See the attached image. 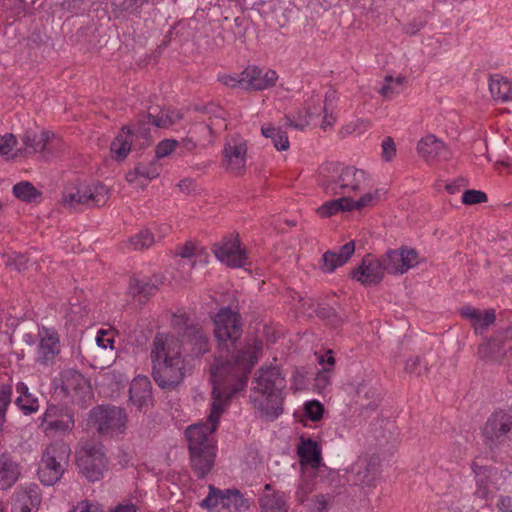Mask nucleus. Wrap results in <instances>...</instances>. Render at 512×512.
Listing matches in <instances>:
<instances>
[{"instance_id": "4d7b16f0", "label": "nucleus", "mask_w": 512, "mask_h": 512, "mask_svg": "<svg viewBox=\"0 0 512 512\" xmlns=\"http://www.w3.org/2000/svg\"><path fill=\"white\" fill-rule=\"evenodd\" d=\"M487 201V195L478 190H466L462 195V202L466 205H474Z\"/></svg>"}, {"instance_id": "9b49d317", "label": "nucleus", "mask_w": 512, "mask_h": 512, "mask_svg": "<svg viewBox=\"0 0 512 512\" xmlns=\"http://www.w3.org/2000/svg\"><path fill=\"white\" fill-rule=\"evenodd\" d=\"M38 345L35 360L43 366L52 365L61 351L58 332L54 328L41 326L38 328Z\"/></svg>"}, {"instance_id": "ddd939ff", "label": "nucleus", "mask_w": 512, "mask_h": 512, "mask_svg": "<svg viewBox=\"0 0 512 512\" xmlns=\"http://www.w3.org/2000/svg\"><path fill=\"white\" fill-rule=\"evenodd\" d=\"M247 162V145L240 137L227 140L223 149V165L232 174L244 173Z\"/></svg>"}, {"instance_id": "6ab92c4d", "label": "nucleus", "mask_w": 512, "mask_h": 512, "mask_svg": "<svg viewBox=\"0 0 512 512\" xmlns=\"http://www.w3.org/2000/svg\"><path fill=\"white\" fill-rule=\"evenodd\" d=\"M512 350L506 338V329L498 331L491 339L478 348L479 356L485 361H500Z\"/></svg>"}, {"instance_id": "8fccbe9b", "label": "nucleus", "mask_w": 512, "mask_h": 512, "mask_svg": "<svg viewBox=\"0 0 512 512\" xmlns=\"http://www.w3.org/2000/svg\"><path fill=\"white\" fill-rule=\"evenodd\" d=\"M198 131L199 132L209 133L210 132V127L208 125H205V124H198V125H196L194 127L193 130H190V132H189L190 136H187L181 142L182 147L186 151L191 152V151H193L197 147V140L195 139L194 135Z\"/></svg>"}, {"instance_id": "79ce46f5", "label": "nucleus", "mask_w": 512, "mask_h": 512, "mask_svg": "<svg viewBox=\"0 0 512 512\" xmlns=\"http://www.w3.org/2000/svg\"><path fill=\"white\" fill-rule=\"evenodd\" d=\"M187 336L190 339L192 352L195 356H201L209 350L208 337L201 330H193Z\"/></svg>"}, {"instance_id": "393cba45", "label": "nucleus", "mask_w": 512, "mask_h": 512, "mask_svg": "<svg viewBox=\"0 0 512 512\" xmlns=\"http://www.w3.org/2000/svg\"><path fill=\"white\" fill-rule=\"evenodd\" d=\"M460 314L468 320L476 334H482L496 319L495 310H479L472 306H464L460 309Z\"/></svg>"}, {"instance_id": "a19ab883", "label": "nucleus", "mask_w": 512, "mask_h": 512, "mask_svg": "<svg viewBox=\"0 0 512 512\" xmlns=\"http://www.w3.org/2000/svg\"><path fill=\"white\" fill-rule=\"evenodd\" d=\"M154 235L148 229L141 230L136 235L132 236L127 245L131 250H143L151 247L154 244Z\"/></svg>"}, {"instance_id": "a211bd4d", "label": "nucleus", "mask_w": 512, "mask_h": 512, "mask_svg": "<svg viewBox=\"0 0 512 512\" xmlns=\"http://www.w3.org/2000/svg\"><path fill=\"white\" fill-rule=\"evenodd\" d=\"M245 90L261 91L273 87L278 74L271 69H261L257 66H249L243 70Z\"/></svg>"}, {"instance_id": "412c9836", "label": "nucleus", "mask_w": 512, "mask_h": 512, "mask_svg": "<svg viewBox=\"0 0 512 512\" xmlns=\"http://www.w3.org/2000/svg\"><path fill=\"white\" fill-rule=\"evenodd\" d=\"M40 502L39 488L36 484L20 486L13 494L12 512H32Z\"/></svg>"}, {"instance_id": "20e7f679", "label": "nucleus", "mask_w": 512, "mask_h": 512, "mask_svg": "<svg viewBox=\"0 0 512 512\" xmlns=\"http://www.w3.org/2000/svg\"><path fill=\"white\" fill-rule=\"evenodd\" d=\"M284 386L285 380L278 367L263 366L258 370L249 398L260 417L273 421L281 415Z\"/></svg>"}, {"instance_id": "423d86ee", "label": "nucleus", "mask_w": 512, "mask_h": 512, "mask_svg": "<svg viewBox=\"0 0 512 512\" xmlns=\"http://www.w3.org/2000/svg\"><path fill=\"white\" fill-rule=\"evenodd\" d=\"M151 128L144 121L133 128L123 127L111 143V153L117 160H124L132 149H143L151 144Z\"/></svg>"}, {"instance_id": "f8f14e48", "label": "nucleus", "mask_w": 512, "mask_h": 512, "mask_svg": "<svg viewBox=\"0 0 512 512\" xmlns=\"http://www.w3.org/2000/svg\"><path fill=\"white\" fill-rule=\"evenodd\" d=\"M75 426L74 415L66 407L49 405L41 417V427L44 432L66 433Z\"/></svg>"}, {"instance_id": "f704fd0d", "label": "nucleus", "mask_w": 512, "mask_h": 512, "mask_svg": "<svg viewBox=\"0 0 512 512\" xmlns=\"http://www.w3.org/2000/svg\"><path fill=\"white\" fill-rule=\"evenodd\" d=\"M261 133L265 138L271 139L273 146L278 151H285L289 148V139L287 133L279 127L271 124H264L261 127Z\"/></svg>"}, {"instance_id": "58836bf2", "label": "nucleus", "mask_w": 512, "mask_h": 512, "mask_svg": "<svg viewBox=\"0 0 512 512\" xmlns=\"http://www.w3.org/2000/svg\"><path fill=\"white\" fill-rule=\"evenodd\" d=\"M129 291L133 296L149 297L157 291V286L149 278H133L130 281Z\"/></svg>"}, {"instance_id": "864d4df0", "label": "nucleus", "mask_w": 512, "mask_h": 512, "mask_svg": "<svg viewBox=\"0 0 512 512\" xmlns=\"http://www.w3.org/2000/svg\"><path fill=\"white\" fill-rule=\"evenodd\" d=\"M17 145V138L12 133L0 134V155L9 156Z\"/></svg>"}, {"instance_id": "bb28decb", "label": "nucleus", "mask_w": 512, "mask_h": 512, "mask_svg": "<svg viewBox=\"0 0 512 512\" xmlns=\"http://www.w3.org/2000/svg\"><path fill=\"white\" fill-rule=\"evenodd\" d=\"M355 251L354 241H350L340 247L338 252L327 251L322 256L321 269L326 273H332L338 267L343 266Z\"/></svg>"}, {"instance_id": "338daca9", "label": "nucleus", "mask_w": 512, "mask_h": 512, "mask_svg": "<svg viewBox=\"0 0 512 512\" xmlns=\"http://www.w3.org/2000/svg\"><path fill=\"white\" fill-rule=\"evenodd\" d=\"M195 253V245L192 242H187L177 249L176 254L182 258H191Z\"/></svg>"}, {"instance_id": "ea45409f", "label": "nucleus", "mask_w": 512, "mask_h": 512, "mask_svg": "<svg viewBox=\"0 0 512 512\" xmlns=\"http://www.w3.org/2000/svg\"><path fill=\"white\" fill-rule=\"evenodd\" d=\"M404 80V77L401 76L393 78L392 76L387 75L384 78L383 85L378 89V93L385 99H392L395 95L401 92Z\"/></svg>"}, {"instance_id": "c756f323", "label": "nucleus", "mask_w": 512, "mask_h": 512, "mask_svg": "<svg viewBox=\"0 0 512 512\" xmlns=\"http://www.w3.org/2000/svg\"><path fill=\"white\" fill-rule=\"evenodd\" d=\"M297 452L302 464L310 465L312 468H317L320 465L321 448L316 441L302 437Z\"/></svg>"}, {"instance_id": "72a5a7b5", "label": "nucleus", "mask_w": 512, "mask_h": 512, "mask_svg": "<svg viewBox=\"0 0 512 512\" xmlns=\"http://www.w3.org/2000/svg\"><path fill=\"white\" fill-rule=\"evenodd\" d=\"M259 504L261 512H288L286 496L283 493H264Z\"/></svg>"}, {"instance_id": "39448f33", "label": "nucleus", "mask_w": 512, "mask_h": 512, "mask_svg": "<svg viewBox=\"0 0 512 512\" xmlns=\"http://www.w3.org/2000/svg\"><path fill=\"white\" fill-rule=\"evenodd\" d=\"M70 453V447L64 442L52 443L44 450L38 466V477L43 485L52 486L62 478Z\"/></svg>"}, {"instance_id": "bf43d9fd", "label": "nucleus", "mask_w": 512, "mask_h": 512, "mask_svg": "<svg viewBox=\"0 0 512 512\" xmlns=\"http://www.w3.org/2000/svg\"><path fill=\"white\" fill-rule=\"evenodd\" d=\"M382 148V158L389 162L391 161L395 155H396V145L394 143V140L391 137H385L381 144Z\"/></svg>"}, {"instance_id": "09e8293b", "label": "nucleus", "mask_w": 512, "mask_h": 512, "mask_svg": "<svg viewBox=\"0 0 512 512\" xmlns=\"http://www.w3.org/2000/svg\"><path fill=\"white\" fill-rule=\"evenodd\" d=\"M369 126H370V122L368 120L356 119V120H353V121L349 122L348 124H346L342 128L341 133L343 135H352V134L361 135L368 129Z\"/></svg>"}, {"instance_id": "f257e3e1", "label": "nucleus", "mask_w": 512, "mask_h": 512, "mask_svg": "<svg viewBox=\"0 0 512 512\" xmlns=\"http://www.w3.org/2000/svg\"><path fill=\"white\" fill-rule=\"evenodd\" d=\"M258 346L250 350L249 360L232 366L218 361L211 368L212 402L207 423L190 425L186 429L189 450L215 448L212 434L218 427L221 415L228 407L231 397L243 390L248 382V375L257 363Z\"/></svg>"}, {"instance_id": "052dcab7", "label": "nucleus", "mask_w": 512, "mask_h": 512, "mask_svg": "<svg viewBox=\"0 0 512 512\" xmlns=\"http://www.w3.org/2000/svg\"><path fill=\"white\" fill-rule=\"evenodd\" d=\"M12 386L9 384L2 385L0 387V411H7L8 406L11 403Z\"/></svg>"}, {"instance_id": "aec40b11", "label": "nucleus", "mask_w": 512, "mask_h": 512, "mask_svg": "<svg viewBox=\"0 0 512 512\" xmlns=\"http://www.w3.org/2000/svg\"><path fill=\"white\" fill-rule=\"evenodd\" d=\"M323 113L322 101L318 95H312L305 102L303 111H299L293 119L286 116V125L295 129H304Z\"/></svg>"}, {"instance_id": "1a4fd4ad", "label": "nucleus", "mask_w": 512, "mask_h": 512, "mask_svg": "<svg viewBox=\"0 0 512 512\" xmlns=\"http://www.w3.org/2000/svg\"><path fill=\"white\" fill-rule=\"evenodd\" d=\"M109 198L108 189L101 183H78L67 187L63 193L62 203L65 207L74 209L78 205L88 207L102 206Z\"/></svg>"}, {"instance_id": "a18cd8bd", "label": "nucleus", "mask_w": 512, "mask_h": 512, "mask_svg": "<svg viewBox=\"0 0 512 512\" xmlns=\"http://www.w3.org/2000/svg\"><path fill=\"white\" fill-rule=\"evenodd\" d=\"M315 490V482L312 477L303 476L298 483L295 496L299 503H304L308 495Z\"/></svg>"}, {"instance_id": "49530a36", "label": "nucleus", "mask_w": 512, "mask_h": 512, "mask_svg": "<svg viewBox=\"0 0 512 512\" xmlns=\"http://www.w3.org/2000/svg\"><path fill=\"white\" fill-rule=\"evenodd\" d=\"M225 491H221L214 486H209L208 496L202 500L201 506L208 509L218 508L223 505Z\"/></svg>"}, {"instance_id": "0e129e2a", "label": "nucleus", "mask_w": 512, "mask_h": 512, "mask_svg": "<svg viewBox=\"0 0 512 512\" xmlns=\"http://www.w3.org/2000/svg\"><path fill=\"white\" fill-rule=\"evenodd\" d=\"M126 180L129 183L135 184L141 188H144L146 186L145 181L143 180V178L140 176V173L138 172V167H135V169L133 171H130L127 173Z\"/></svg>"}, {"instance_id": "f3484780", "label": "nucleus", "mask_w": 512, "mask_h": 512, "mask_svg": "<svg viewBox=\"0 0 512 512\" xmlns=\"http://www.w3.org/2000/svg\"><path fill=\"white\" fill-rule=\"evenodd\" d=\"M385 268L391 274H404L418 263L414 249L389 250L384 258Z\"/></svg>"}, {"instance_id": "c9c22d12", "label": "nucleus", "mask_w": 512, "mask_h": 512, "mask_svg": "<svg viewBox=\"0 0 512 512\" xmlns=\"http://www.w3.org/2000/svg\"><path fill=\"white\" fill-rule=\"evenodd\" d=\"M50 139V134L47 131H42L41 133H36L34 131H26L22 137V142L25 146V149L29 150L32 153L43 152L45 150L46 144Z\"/></svg>"}, {"instance_id": "5701e85b", "label": "nucleus", "mask_w": 512, "mask_h": 512, "mask_svg": "<svg viewBox=\"0 0 512 512\" xmlns=\"http://www.w3.org/2000/svg\"><path fill=\"white\" fill-rule=\"evenodd\" d=\"M419 155L427 162L449 158V150L444 142L434 135L423 137L417 145Z\"/></svg>"}, {"instance_id": "c85d7f7f", "label": "nucleus", "mask_w": 512, "mask_h": 512, "mask_svg": "<svg viewBox=\"0 0 512 512\" xmlns=\"http://www.w3.org/2000/svg\"><path fill=\"white\" fill-rule=\"evenodd\" d=\"M129 400L138 409H142L151 400V382L146 376L135 378L129 389Z\"/></svg>"}, {"instance_id": "6e6552de", "label": "nucleus", "mask_w": 512, "mask_h": 512, "mask_svg": "<svg viewBox=\"0 0 512 512\" xmlns=\"http://www.w3.org/2000/svg\"><path fill=\"white\" fill-rule=\"evenodd\" d=\"M79 472L89 482L100 481L107 470V458L102 444L86 442L76 453Z\"/></svg>"}, {"instance_id": "774afa93", "label": "nucleus", "mask_w": 512, "mask_h": 512, "mask_svg": "<svg viewBox=\"0 0 512 512\" xmlns=\"http://www.w3.org/2000/svg\"><path fill=\"white\" fill-rule=\"evenodd\" d=\"M497 507L501 512H512V496H500Z\"/></svg>"}, {"instance_id": "e433bc0d", "label": "nucleus", "mask_w": 512, "mask_h": 512, "mask_svg": "<svg viewBox=\"0 0 512 512\" xmlns=\"http://www.w3.org/2000/svg\"><path fill=\"white\" fill-rule=\"evenodd\" d=\"M249 502L238 490H226L222 508L233 512H243L249 509Z\"/></svg>"}, {"instance_id": "cd10ccee", "label": "nucleus", "mask_w": 512, "mask_h": 512, "mask_svg": "<svg viewBox=\"0 0 512 512\" xmlns=\"http://www.w3.org/2000/svg\"><path fill=\"white\" fill-rule=\"evenodd\" d=\"M181 117V114L178 112L159 110L158 107H151L146 115H142L137 120L136 124H139L140 121H144L149 128L150 125L156 128H167Z\"/></svg>"}, {"instance_id": "37998d69", "label": "nucleus", "mask_w": 512, "mask_h": 512, "mask_svg": "<svg viewBox=\"0 0 512 512\" xmlns=\"http://www.w3.org/2000/svg\"><path fill=\"white\" fill-rule=\"evenodd\" d=\"M384 195V192L381 190H375L373 192L365 193L358 200L351 199L350 209L351 210H360L365 207H370L376 205Z\"/></svg>"}, {"instance_id": "0eeeda50", "label": "nucleus", "mask_w": 512, "mask_h": 512, "mask_svg": "<svg viewBox=\"0 0 512 512\" xmlns=\"http://www.w3.org/2000/svg\"><path fill=\"white\" fill-rule=\"evenodd\" d=\"M90 418L103 436H118L126 432L128 415L124 408L114 405H99L90 411Z\"/></svg>"}, {"instance_id": "680f3d73", "label": "nucleus", "mask_w": 512, "mask_h": 512, "mask_svg": "<svg viewBox=\"0 0 512 512\" xmlns=\"http://www.w3.org/2000/svg\"><path fill=\"white\" fill-rule=\"evenodd\" d=\"M96 343L100 348L107 349L113 348L114 340L108 335L105 330H99L96 337Z\"/></svg>"}, {"instance_id": "5fc2aeb1", "label": "nucleus", "mask_w": 512, "mask_h": 512, "mask_svg": "<svg viewBox=\"0 0 512 512\" xmlns=\"http://www.w3.org/2000/svg\"><path fill=\"white\" fill-rule=\"evenodd\" d=\"M323 405L318 401H308L305 404V415L312 421H319L323 416Z\"/></svg>"}, {"instance_id": "f03ea898", "label": "nucleus", "mask_w": 512, "mask_h": 512, "mask_svg": "<svg viewBox=\"0 0 512 512\" xmlns=\"http://www.w3.org/2000/svg\"><path fill=\"white\" fill-rule=\"evenodd\" d=\"M152 376L162 389L171 390L184 379L182 343L174 335L157 333L151 345Z\"/></svg>"}, {"instance_id": "2f4dec72", "label": "nucleus", "mask_w": 512, "mask_h": 512, "mask_svg": "<svg viewBox=\"0 0 512 512\" xmlns=\"http://www.w3.org/2000/svg\"><path fill=\"white\" fill-rule=\"evenodd\" d=\"M489 90L495 101H512V82L499 74L490 77Z\"/></svg>"}, {"instance_id": "b1692460", "label": "nucleus", "mask_w": 512, "mask_h": 512, "mask_svg": "<svg viewBox=\"0 0 512 512\" xmlns=\"http://www.w3.org/2000/svg\"><path fill=\"white\" fill-rule=\"evenodd\" d=\"M501 475L495 469L480 468L476 472V490L475 495L481 499L489 498L499 489V480Z\"/></svg>"}, {"instance_id": "2eb2a0df", "label": "nucleus", "mask_w": 512, "mask_h": 512, "mask_svg": "<svg viewBox=\"0 0 512 512\" xmlns=\"http://www.w3.org/2000/svg\"><path fill=\"white\" fill-rule=\"evenodd\" d=\"M60 391L73 401H81L90 393L87 379L74 369L63 370L60 374Z\"/></svg>"}, {"instance_id": "9d476101", "label": "nucleus", "mask_w": 512, "mask_h": 512, "mask_svg": "<svg viewBox=\"0 0 512 512\" xmlns=\"http://www.w3.org/2000/svg\"><path fill=\"white\" fill-rule=\"evenodd\" d=\"M322 185L327 194L346 196L365 188L368 177L364 170L347 166L342 167L335 178L327 179Z\"/></svg>"}, {"instance_id": "3c124183", "label": "nucleus", "mask_w": 512, "mask_h": 512, "mask_svg": "<svg viewBox=\"0 0 512 512\" xmlns=\"http://www.w3.org/2000/svg\"><path fill=\"white\" fill-rule=\"evenodd\" d=\"M332 372L329 368L322 369L315 377V388L318 393H325L331 385Z\"/></svg>"}, {"instance_id": "13d9d810", "label": "nucleus", "mask_w": 512, "mask_h": 512, "mask_svg": "<svg viewBox=\"0 0 512 512\" xmlns=\"http://www.w3.org/2000/svg\"><path fill=\"white\" fill-rule=\"evenodd\" d=\"M69 512H104V510L99 503L85 499L73 506Z\"/></svg>"}, {"instance_id": "473e14b6", "label": "nucleus", "mask_w": 512, "mask_h": 512, "mask_svg": "<svg viewBox=\"0 0 512 512\" xmlns=\"http://www.w3.org/2000/svg\"><path fill=\"white\" fill-rule=\"evenodd\" d=\"M16 392L18 396L15 400V404L24 414L29 415L39 410L38 398L29 392V388L25 383L18 382L16 384Z\"/></svg>"}, {"instance_id": "4468645a", "label": "nucleus", "mask_w": 512, "mask_h": 512, "mask_svg": "<svg viewBox=\"0 0 512 512\" xmlns=\"http://www.w3.org/2000/svg\"><path fill=\"white\" fill-rule=\"evenodd\" d=\"M213 252L220 262L229 267L240 268L246 264V251L241 248L237 237L224 238L220 243L214 244Z\"/></svg>"}, {"instance_id": "7ed1b4c3", "label": "nucleus", "mask_w": 512, "mask_h": 512, "mask_svg": "<svg viewBox=\"0 0 512 512\" xmlns=\"http://www.w3.org/2000/svg\"><path fill=\"white\" fill-rule=\"evenodd\" d=\"M213 323L214 335L218 343L219 356L215 357L214 363L210 366V369L218 361L225 364L229 363L232 366L238 364L240 361H248L250 350L254 349L256 345L258 346V349L255 354L256 358H259L262 343L258 340L248 343L244 349L239 350L235 355H230L231 349H234L235 343L242 335L241 316L238 312L233 311L229 307H223L215 314Z\"/></svg>"}, {"instance_id": "a878e982", "label": "nucleus", "mask_w": 512, "mask_h": 512, "mask_svg": "<svg viewBox=\"0 0 512 512\" xmlns=\"http://www.w3.org/2000/svg\"><path fill=\"white\" fill-rule=\"evenodd\" d=\"M189 452L194 473L198 478H204L214 466L215 448H200V450H189Z\"/></svg>"}, {"instance_id": "de8ad7c7", "label": "nucleus", "mask_w": 512, "mask_h": 512, "mask_svg": "<svg viewBox=\"0 0 512 512\" xmlns=\"http://www.w3.org/2000/svg\"><path fill=\"white\" fill-rule=\"evenodd\" d=\"M137 167L140 176L143 178L146 184L148 181L155 179L160 174V165L155 159L147 164L141 163Z\"/></svg>"}, {"instance_id": "c03bdc74", "label": "nucleus", "mask_w": 512, "mask_h": 512, "mask_svg": "<svg viewBox=\"0 0 512 512\" xmlns=\"http://www.w3.org/2000/svg\"><path fill=\"white\" fill-rule=\"evenodd\" d=\"M13 194L20 200L33 202L39 196V192L35 187L26 181L17 183L13 186Z\"/></svg>"}, {"instance_id": "603ef678", "label": "nucleus", "mask_w": 512, "mask_h": 512, "mask_svg": "<svg viewBox=\"0 0 512 512\" xmlns=\"http://www.w3.org/2000/svg\"><path fill=\"white\" fill-rule=\"evenodd\" d=\"M218 80L227 87H241L245 89L243 71L240 74H220L218 75Z\"/></svg>"}, {"instance_id": "6e6d98bb", "label": "nucleus", "mask_w": 512, "mask_h": 512, "mask_svg": "<svg viewBox=\"0 0 512 512\" xmlns=\"http://www.w3.org/2000/svg\"><path fill=\"white\" fill-rule=\"evenodd\" d=\"M177 145L178 142L172 139H165L159 142L155 150V160L158 161V159L166 157L169 154H171Z\"/></svg>"}, {"instance_id": "4be33fe9", "label": "nucleus", "mask_w": 512, "mask_h": 512, "mask_svg": "<svg viewBox=\"0 0 512 512\" xmlns=\"http://www.w3.org/2000/svg\"><path fill=\"white\" fill-rule=\"evenodd\" d=\"M512 428V414L504 411L494 412L487 420L483 434L491 442L499 440Z\"/></svg>"}, {"instance_id": "4c0bfd02", "label": "nucleus", "mask_w": 512, "mask_h": 512, "mask_svg": "<svg viewBox=\"0 0 512 512\" xmlns=\"http://www.w3.org/2000/svg\"><path fill=\"white\" fill-rule=\"evenodd\" d=\"M351 198L343 196L338 199L325 202L317 209L321 217H329L335 215L339 211H351L350 209Z\"/></svg>"}, {"instance_id": "dca6fc26", "label": "nucleus", "mask_w": 512, "mask_h": 512, "mask_svg": "<svg viewBox=\"0 0 512 512\" xmlns=\"http://www.w3.org/2000/svg\"><path fill=\"white\" fill-rule=\"evenodd\" d=\"M385 263L370 255L352 272V277L365 286L377 285L385 275Z\"/></svg>"}, {"instance_id": "e2e57ef3", "label": "nucleus", "mask_w": 512, "mask_h": 512, "mask_svg": "<svg viewBox=\"0 0 512 512\" xmlns=\"http://www.w3.org/2000/svg\"><path fill=\"white\" fill-rule=\"evenodd\" d=\"M327 506H328V498L325 495H317L312 500L311 509L314 512H324L327 510Z\"/></svg>"}, {"instance_id": "69168bd1", "label": "nucleus", "mask_w": 512, "mask_h": 512, "mask_svg": "<svg viewBox=\"0 0 512 512\" xmlns=\"http://www.w3.org/2000/svg\"><path fill=\"white\" fill-rule=\"evenodd\" d=\"M421 359L419 357H414V358H410L407 360L406 362V365H405V369L407 372L409 373H413V374H421V369H420V365H421Z\"/></svg>"}, {"instance_id": "7c9ffc66", "label": "nucleus", "mask_w": 512, "mask_h": 512, "mask_svg": "<svg viewBox=\"0 0 512 512\" xmlns=\"http://www.w3.org/2000/svg\"><path fill=\"white\" fill-rule=\"evenodd\" d=\"M20 477L19 465L7 455L0 456V490L11 488Z\"/></svg>"}]
</instances>
